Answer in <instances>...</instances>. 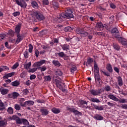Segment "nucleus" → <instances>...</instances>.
Segmentation results:
<instances>
[{
    "label": "nucleus",
    "mask_w": 127,
    "mask_h": 127,
    "mask_svg": "<svg viewBox=\"0 0 127 127\" xmlns=\"http://www.w3.org/2000/svg\"><path fill=\"white\" fill-rule=\"evenodd\" d=\"M70 19V18H74V15H73V11H72V9L70 8H67L65 9L64 12L62 13L59 17V19Z\"/></svg>",
    "instance_id": "obj_1"
},
{
    "label": "nucleus",
    "mask_w": 127,
    "mask_h": 127,
    "mask_svg": "<svg viewBox=\"0 0 127 127\" xmlns=\"http://www.w3.org/2000/svg\"><path fill=\"white\" fill-rule=\"evenodd\" d=\"M33 15L34 16H35L36 18L40 21L45 19V17L44 16L43 13L41 11H35L33 12Z\"/></svg>",
    "instance_id": "obj_2"
},
{
    "label": "nucleus",
    "mask_w": 127,
    "mask_h": 127,
    "mask_svg": "<svg viewBox=\"0 0 127 127\" xmlns=\"http://www.w3.org/2000/svg\"><path fill=\"white\" fill-rule=\"evenodd\" d=\"M66 110L70 112L71 113H73L75 116L79 117V116H82V113L79 112L78 110H76L75 108L73 107L67 106L66 107Z\"/></svg>",
    "instance_id": "obj_3"
},
{
    "label": "nucleus",
    "mask_w": 127,
    "mask_h": 127,
    "mask_svg": "<svg viewBox=\"0 0 127 127\" xmlns=\"http://www.w3.org/2000/svg\"><path fill=\"white\" fill-rule=\"evenodd\" d=\"M15 1L16 4L19 5L21 7L25 8L27 6V4L25 2V0H15Z\"/></svg>",
    "instance_id": "obj_4"
},
{
    "label": "nucleus",
    "mask_w": 127,
    "mask_h": 127,
    "mask_svg": "<svg viewBox=\"0 0 127 127\" xmlns=\"http://www.w3.org/2000/svg\"><path fill=\"white\" fill-rule=\"evenodd\" d=\"M89 92L92 96H99L102 93V89H99L98 90L90 89Z\"/></svg>",
    "instance_id": "obj_5"
},
{
    "label": "nucleus",
    "mask_w": 127,
    "mask_h": 127,
    "mask_svg": "<svg viewBox=\"0 0 127 127\" xmlns=\"http://www.w3.org/2000/svg\"><path fill=\"white\" fill-rule=\"evenodd\" d=\"M46 63V61H45V60H42L39 62L34 63L32 66L33 67H40V66H42L43 64H45Z\"/></svg>",
    "instance_id": "obj_6"
},
{
    "label": "nucleus",
    "mask_w": 127,
    "mask_h": 127,
    "mask_svg": "<svg viewBox=\"0 0 127 127\" xmlns=\"http://www.w3.org/2000/svg\"><path fill=\"white\" fill-rule=\"evenodd\" d=\"M15 74H16V72L14 71H13L12 72L5 74V75H4L2 77V78L4 80H6V79H8V78H10V77H12V76H14L15 75Z\"/></svg>",
    "instance_id": "obj_7"
},
{
    "label": "nucleus",
    "mask_w": 127,
    "mask_h": 127,
    "mask_svg": "<svg viewBox=\"0 0 127 127\" xmlns=\"http://www.w3.org/2000/svg\"><path fill=\"white\" fill-rule=\"evenodd\" d=\"M92 106L93 109H95L97 111H104V106L103 105H100L99 106L96 105L95 104H92Z\"/></svg>",
    "instance_id": "obj_8"
},
{
    "label": "nucleus",
    "mask_w": 127,
    "mask_h": 127,
    "mask_svg": "<svg viewBox=\"0 0 127 127\" xmlns=\"http://www.w3.org/2000/svg\"><path fill=\"white\" fill-rule=\"evenodd\" d=\"M40 113H41L42 116H47L49 114V111L48 109H46L44 108H43L40 110Z\"/></svg>",
    "instance_id": "obj_9"
},
{
    "label": "nucleus",
    "mask_w": 127,
    "mask_h": 127,
    "mask_svg": "<svg viewBox=\"0 0 127 127\" xmlns=\"http://www.w3.org/2000/svg\"><path fill=\"white\" fill-rule=\"evenodd\" d=\"M97 27L99 28L98 31H102V30H104V28H105V26L102 22H98L96 24Z\"/></svg>",
    "instance_id": "obj_10"
},
{
    "label": "nucleus",
    "mask_w": 127,
    "mask_h": 127,
    "mask_svg": "<svg viewBox=\"0 0 127 127\" xmlns=\"http://www.w3.org/2000/svg\"><path fill=\"white\" fill-rule=\"evenodd\" d=\"M55 82L57 88H59V89H62V86H63L62 85V84L64 83H62L61 81H60V80L57 79H55Z\"/></svg>",
    "instance_id": "obj_11"
},
{
    "label": "nucleus",
    "mask_w": 127,
    "mask_h": 127,
    "mask_svg": "<svg viewBox=\"0 0 127 127\" xmlns=\"http://www.w3.org/2000/svg\"><path fill=\"white\" fill-rule=\"evenodd\" d=\"M93 118L94 119V120H96L97 121H103V120H104V117L103 116L98 114H95Z\"/></svg>",
    "instance_id": "obj_12"
},
{
    "label": "nucleus",
    "mask_w": 127,
    "mask_h": 127,
    "mask_svg": "<svg viewBox=\"0 0 127 127\" xmlns=\"http://www.w3.org/2000/svg\"><path fill=\"white\" fill-rule=\"evenodd\" d=\"M100 73V68L98 66L97 63H95L94 65V74H99Z\"/></svg>",
    "instance_id": "obj_13"
},
{
    "label": "nucleus",
    "mask_w": 127,
    "mask_h": 127,
    "mask_svg": "<svg viewBox=\"0 0 127 127\" xmlns=\"http://www.w3.org/2000/svg\"><path fill=\"white\" fill-rule=\"evenodd\" d=\"M17 39L16 40V44H18L19 42L23 40V37L20 35V34H17Z\"/></svg>",
    "instance_id": "obj_14"
},
{
    "label": "nucleus",
    "mask_w": 127,
    "mask_h": 127,
    "mask_svg": "<svg viewBox=\"0 0 127 127\" xmlns=\"http://www.w3.org/2000/svg\"><path fill=\"white\" fill-rule=\"evenodd\" d=\"M61 47H62L64 51H68V50H70V46L67 44L61 45Z\"/></svg>",
    "instance_id": "obj_15"
},
{
    "label": "nucleus",
    "mask_w": 127,
    "mask_h": 127,
    "mask_svg": "<svg viewBox=\"0 0 127 127\" xmlns=\"http://www.w3.org/2000/svg\"><path fill=\"white\" fill-rule=\"evenodd\" d=\"M21 28V24L20 23H18L15 28V32L17 33V34H20V29Z\"/></svg>",
    "instance_id": "obj_16"
},
{
    "label": "nucleus",
    "mask_w": 127,
    "mask_h": 127,
    "mask_svg": "<svg viewBox=\"0 0 127 127\" xmlns=\"http://www.w3.org/2000/svg\"><path fill=\"white\" fill-rule=\"evenodd\" d=\"M108 98L115 102H119V98H117L114 94H109L108 95Z\"/></svg>",
    "instance_id": "obj_17"
},
{
    "label": "nucleus",
    "mask_w": 127,
    "mask_h": 127,
    "mask_svg": "<svg viewBox=\"0 0 127 127\" xmlns=\"http://www.w3.org/2000/svg\"><path fill=\"white\" fill-rule=\"evenodd\" d=\"M117 82L118 83L119 86L122 87L124 85V82L123 81V78L121 77V76H119L117 77Z\"/></svg>",
    "instance_id": "obj_18"
},
{
    "label": "nucleus",
    "mask_w": 127,
    "mask_h": 127,
    "mask_svg": "<svg viewBox=\"0 0 127 127\" xmlns=\"http://www.w3.org/2000/svg\"><path fill=\"white\" fill-rule=\"evenodd\" d=\"M34 105V101L32 100H28L25 102L24 107H26V106H33Z\"/></svg>",
    "instance_id": "obj_19"
},
{
    "label": "nucleus",
    "mask_w": 127,
    "mask_h": 127,
    "mask_svg": "<svg viewBox=\"0 0 127 127\" xmlns=\"http://www.w3.org/2000/svg\"><path fill=\"white\" fill-rule=\"evenodd\" d=\"M94 75V78H95V81L96 83H97L98 81H102V79H101V76H100V74L95 73Z\"/></svg>",
    "instance_id": "obj_20"
},
{
    "label": "nucleus",
    "mask_w": 127,
    "mask_h": 127,
    "mask_svg": "<svg viewBox=\"0 0 127 127\" xmlns=\"http://www.w3.org/2000/svg\"><path fill=\"white\" fill-rule=\"evenodd\" d=\"M10 85L13 87H18V86L20 85V82H19V81L18 80H15L11 82Z\"/></svg>",
    "instance_id": "obj_21"
},
{
    "label": "nucleus",
    "mask_w": 127,
    "mask_h": 127,
    "mask_svg": "<svg viewBox=\"0 0 127 127\" xmlns=\"http://www.w3.org/2000/svg\"><path fill=\"white\" fill-rule=\"evenodd\" d=\"M106 69L109 73H113V67H112V64H108L107 65Z\"/></svg>",
    "instance_id": "obj_22"
},
{
    "label": "nucleus",
    "mask_w": 127,
    "mask_h": 127,
    "mask_svg": "<svg viewBox=\"0 0 127 127\" xmlns=\"http://www.w3.org/2000/svg\"><path fill=\"white\" fill-rule=\"evenodd\" d=\"M52 63L53 65L56 67H60V66H61V64L58 60H53Z\"/></svg>",
    "instance_id": "obj_23"
},
{
    "label": "nucleus",
    "mask_w": 127,
    "mask_h": 127,
    "mask_svg": "<svg viewBox=\"0 0 127 127\" xmlns=\"http://www.w3.org/2000/svg\"><path fill=\"white\" fill-rule=\"evenodd\" d=\"M65 53H64V52H60L59 53H56L55 55L56 56H58L59 57H60V58H63L64 56H65Z\"/></svg>",
    "instance_id": "obj_24"
},
{
    "label": "nucleus",
    "mask_w": 127,
    "mask_h": 127,
    "mask_svg": "<svg viewBox=\"0 0 127 127\" xmlns=\"http://www.w3.org/2000/svg\"><path fill=\"white\" fill-rule=\"evenodd\" d=\"M52 113H54V114H59L60 113H61V111L60 110V109H58V108H56L55 107H54L52 108V109L51 110Z\"/></svg>",
    "instance_id": "obj_25"
},
{
    "label": "nucleus",
    "mask_w": 127,
    "mask_h": 127,
    "mask_svg": "<svg viewBox=\"0 0 127 127\" xmlns=\"http://www.w3.org/2000/svg\"><path fill=\"white\" fill-rule=\"evenodd\" d=\"M73 27L68 26L64 28V31H65V32H71L73 31Z\"/></svg>",
    "instance_id": "obj_26"
},
{
    "label": "nucleus",
    "mask_w": 127,
    "mask_h": 127,
    "mask_svg": "<svg viewBox=\"0 0 127 127\" xmlns=\"http://www.w3.org/2000/svg\"><path fill=\"white\" fill-rule=\"evenodd\" d=\"M111 33L114 34L115 33V34H117L116 35H119L118 34H120V32H119V30L116 27L112 28L111 30Z\"/></svg>",
    "instance_id": "obj_27"
},
{
    "label": "nucleus",
    "mask_w": 127,
    "mask_h": 127,
    "mask_svg": "<svg viewBox=\"0 0 127 127\" xmlns=\"http://www.w3.org/2000/svg\"><path fill=\"white\" fill-rule=\"evenodd\" d=\"M52 3H53V7H54V8H55L56 9L57 8H59V3L57 1H53Z\"/></svg>",
    "instance_id": "obj_28"
},
{
    "label": "nucleus",
    "mask_w": 127,
    "mask_h": 127,
    "mask_svg": "<svg viewBox=\"0 0 127 127\" xmlns=\"http://www.w3.org/2000/svg\"><path fill=\"white\" fill-rule=\"evenodd\" d=\"M31 3L32 7L36 9L38 8V4L36 1H32Z\"/></svg>",
    "instance_id": "obj_29"
},
{
    "label": "nucleus",
    "mask_w": 127,
    "mask_h": 127,
    "mask_svg": "<svg viewBox=\"0 0 127 127\" xmlns=\"http://www.w3.org/2000/svg\"><path fill=\"white\" fill-rule=\"evenodd\" d=\"M113 48L114 49H115V50L119 51L121 49V46H120L118 44L113 43Z\"/></svg>",
    "instance_id": "obj_30"
},
{
    "label": "nucleus",
    "mask_w": 127,
    "mask_h": 127,
    "mask_svg": "<svg viewBox=\"0 0 127 127\" xmlns=\"http://www.w3.org/2000/svg\"><path fill=\"white\" fill-rule=\"evenodd\" d=\"M25 101L24 98H20L19 100V103L21 107H24L25 106V102L23 103V102Z\"/></svg>",
    "instance_id": "obj_31"
},
{
    "label": "nucleus",
    "mask_w": 127,
    "mask_h": 127,
    "mask_svg": "<svg viewBox=\"0 0 127 127\" xmlns=\"http://www.w3.org/2000/svg\"><path fill=\"white\" fill-rule=\"evenodd\" d=\"M12 94L13 100H15V99H17V97L19 96V93L16 92H14L12 93Z\"/></svg>",
    "instance_id": "obj_32"
},
{
    "label": "nucleus",
    "mask_w": 127,
    "mask_h": 127,
    "mask_svg": "<svg viewBox=\"0 0 127 127\" xmlns=\"http://www.w3.org/2000/svg\"><path fill=\"white\" fill-rule=\"evenodd\" d=\"M90 102H92V103H101V101L99 100L98 98H92L90 99Z\"/></svg>",
    "instance_id": "obj_33"
},
{
    "label": "nucleus",
    "mask_w": 127,
    "mask_h": 127,
    "mask_svg": "<svg viewBox=\"0 0 127 127\" xmlns=\"http://www.w3.org/2000/svg\"><path fill=\"white\" fill-rule=\"evenodd\" d=\"M45 81H48V82L51 81L52 77L50 75H46L44 77Z\"/></svg>",
    "instance_id": "obj_34"
},
{
    "label": "nucleus",
    "mask_w": 127,
    "mask_h": 127,
    "mask_svg": "<svg viewBox=\"0 0 127 127\" xmlns=\"http://www.w3.org/2000/svg\"><path fill=\"white\" fill-rule=\"evenodd\" d=\"M116 38H117L118 42L119 43H122L123 41V40L125 39V38L122 37H119V35H116L115 36Z\"/></svg>",
    "instance_id": "obj_35"
},
{
    "label": "nucleus",
    "mask_w": 127,
    "mask_h": 127,
    "mask_svg": "<svg viewBox=\"0 0 127 127\" xmlns=\"http://www.w3.org/2000/svg\"><path fill=\"white\" fill-rule=\"evenodd\" d=\"M92 62H93V58H89V59H87V61L86 63V66H88V65H90L92 64Z\"/></svg>",
    "instance_id": "obj_36"
},
{
    "label": "nucleus",
    "mask_w": 127,
    "mask_h": 127,
    "mask_svg": "<svg viewBox=\"0 0 127 127\" xmlns=\"http://www.w3.org/2000/svg\"><path fill=\"white\" fill-rule=\"evenodd\" d=\"M22 123L24 125V126H28L29 125V122L26 119H22Z\"/></svg>",
    "instance_id": "obj_37"
},
{
    "label": "nucleus",
    "mask_w": 127,
    "mask_h": 127,
    "mask_svg": "<svg viewBox=\"0 0 127 127\" xmlns=\"http://www.w3.org/2000/svg\"><path fill=\"white\" fill-rule=\"evenodd\" d=\"M8 93V89L3 88L1 91V95H6Z\"/></svg>",
    "instance_id": "obj_38"
},
{
    "label": "nucleus",
    "mask_w": 127,
    "mask_h": 127,
    "mask_svg": "<svg viewBox=\"0 0 127 127\" xmlns=\"http://www.w3.org/2000/svg\"><path fill=\"white\" fill-rule=\"evenodd\" d=\"M83 31H84V30H83L81 28H77L76 30V33H77V34H79V35L81 36V35L83 33Z\"/></svg>",
    "instance_id": "obj_39"
},
{
    "label": "nucleus",
    "mask_w": 127,
    "mask_h": 127,
    "mask_svg": "<svg viewBox=\"0 0 127 127\" xmlns=\"http://www.w3.org/2000/svg\"><path fill=\"white\" fill-rule=\"evenodd\" d=\"M76 70H77V66H76V65H72L70 68V72L71 74H73Z\"/></svg>",
    "instance_id": "obj_40"
},
{
    "label": "nucleus",
    "mask_w": 127,
    "mask_h": 127,
    "mask_svg": "<svg viewBox=\"0 0 127 127\" xmlns=\"http://www.w3.org/2000/svg\"><path fill=\"white\" fill-rule=\"evenodd\" d=\"M8 35L11 36V37H13L14 36V31H12V30H9L7 33Z\"/></svg>",
    "instance_id": "obj_41"
},
{
    "label": "nucleus",
    "mask_w": 127,
    "mask_h": 127,
    "mask_svg": "<svg viewBox=\"0 0 127 127\" xmlns=\"http://www.w3.org/2000/svg\"><path fill=\"white\" fill-rule=\"evenodd\" d=\"M7 123L4 120L0 121V127H6Z\"/></svg>",
    "instance_id": "obj_42"
},
{
    "label": "nucleus",
    "mask_w": 127,
    "mask_h": 127,
    "mask_svg": "<svg viewBox=\"0 0 127 127\" xmlns=\"http://www.w3.org/2000/svg\"><path fill=\"white\" fill-rule=\"evenodd\" d=\"M31 66V62H29L28 64H26L24 65L25 69L26 70H28V69H30V67Z\"/></svg>",
    "instance_id": "obj_43"
},
{
    "label": "nucleus",
    "mask_w": 127,
    "mask_h": 127,
    "mask_svg": "<svg viewBox=\"0 0 127 127\" xmlns=\"http://www.w3.org/2000/svg\"><path fill=\"white\" fill-rule=\"evenodd\" d=\"M118 102L120 103V104H125L126 103H127V99H121L119 100L118 99Z\"/></svg>",
    "instance_id": "obj_44"
},
{
    "label": "nucleus",
    "mask_w": 127,
    "mask_h": 127,
    "mask_svg": "<svg viewBox=\"0 0 127 127\" xmlns=\"http://www.w3.org/2000/svg\"><path fill=\"white\" fill-rule=\"evenodd\" d=\"M79 103L80 105H86V106H88V102L85 100H79Z\"/></svg>",
    "instance_id": "obj_45"
},
{
    "label": "nucleus",
    "mask_w": 127,
    "mask_h": 127,
    "mask_svg": "<svg viewBox=\"0 0 127 127\" xmlns=\"http://www.w3.org/2000/svg\"><path fill=\"white\" fill-rule=\"evenodd\" d=\"M7 112L8 114H10V115H12V114H13V109H12V107H9L7 110Z\"/></svg>",
    "instance_id": "obj_46"
},
{
    "label": "nucleus",
    "mask_w": 127,
    "mask_h": 127,
    "mask_svg": "<svg viewBox=\"0 0 127 127\" xmlns=\"http://www.w3.org/2000/svg\"><path fill=\"white\" fill-rule=\"evenodd\" d=\"M88 35H89V33L83 30L82 33H81V34L80 35V36H82L83 37H86V36H88Z\"/></svg>",
    "instance_id": "obj_47"
},
{
    "label": "nucleus",
    "mask_w": 127,
    "mask_h": 127,
    "mask_svg": "<svg viewBox=\"0 0 127 127\" xmlns=\"http://www.w3.org/2000/svg\"><path fill=\"white\" fill-rule=\"evenodd\" d=\"M16 124H17V125H22V119H20V118L18 117V118L16 121Z\"/></svg>",
    "instance_id": "obj_48"
},
{
    "label": "nucleus",
    "mask_w": 127,
    "mask_h": 127,
    "mask_svg": "<svg viewBox=\"0 0 127 127\" xmlns=\"http://www.w3.org/2000/svg\"><path fill=\"white\" fill-rule=\"evenodd\" d=\"M14 109H15L16 111H20V109H21V107H20L19 105L15 104L14 105Z\"/></svg>",
    "instance_id": "obj_49"
},
{
    "label": "nucleus",
    "mask_w": 127,
    "mask_h": 127,
    "mask_svg": "<svg viewBox=\"0 0 127 127\" xmlns=\"http://www.w3.org/2000/svg\"><path fill=\"white\" fill-rule=\"evenodd\" d=\"M29 53H32V50H33V46L31 44H29Z\"/></svg>",
    "instance_id": "obj_50"
},
{
    "label": "nucleus",
    "mask_w": 127,
    "mask_h": 127,
    "mask_svg": "<svg viewBox=\"0 0 127 127\" xmlns=\"http://www.w3.org/2000/svg\"><path fill=\"white\" fill-rule=\"evenodd\" d=\"M37 69H38L37 67H34L33 68L30 69L29 70V72L30 73H34V72H36V71H37Z\"/></svg>",
    "instance_id": "obj_51"
},
{
    "label": "nucleus",
    "mask_w": 127,
    "mask_h": 127,
    "mask_svg": "<svg viewBox=\"0 0 127 127\" xmlns=\"http://www.w3.org/2000/svg\"><path fill=\"white\" fill-rule=\"evenodd\" d=\"M19 66V64L18 62H16L11 67V69H16Z\"/></svg>",
    "instance_id": "obj_52"
},
{
    "label": "nucleus",
    "mask_w": 127,
    "mask_h": 127,
    "mask_svg": "<svg viewBox=\"0 0 127 127\" xmlns=\"http://www.w3.org/2000/svg\"><path fill=\"white\" fill-rule=\"evenodd\" d=\"M39 69H40L41 72H44V71H46L47 68L46 67V66H45V65H44L43 66L39 67Z\"/></svg>",
    "instance_id": "obj_53"
},
{
    "label": "nucleus",
    "mask_w": 127,
    "mask_h": 127,
    "mask_svg": "<svg viewBox=\"0 0 127 127\" xmlns=\"http://www.w3.org/2000/svg\"><path fill=\"white\" fill-rule=\"evenodd\" d=\"M12 15L14 16L15 17H16V16H18L19 15H20V12L19 11H16L12 13Z\"/></svg>",
    "instance_id": "obj_54"
},
{
    "label": "nucleus",
    "mask_w": 127,
    "mask_h": 127,
    "mask_svg": "<svg viewBox=\"0 0 127 127\" xmlns=\"http://www.w3.org/2000/svg\"><path fill=\"white\" fill-rule=\"evenodd\" d=\"M104 90L106 92H110V91H111V86H110L109 85H106L105 87Z\"/></svg>",
    "instance_id": "obj_55"
},
{
    "label": "nucleus",
    "mask_w": 127,
    "mask_h": 127,
    "mask_svg": "<svg viewBox=\"0 0 127 127\" xmlns=\"http://www.w3.org/2000/svg\"><path fill=\"white\" fill-rule=\"evenodd\" d=\"M2 68L3 69V71H8L9 70V67L8 66H5V65H2L1 66Z\"/></svg>",
    "instance_id": "obj_56"
},
{
    "label": "nucleus",
    "mask_w": 127,
    "mask_h": 127,
    "mask_svg": "<svg viewBox=\"0 0 127 127\" xmlns=\"http://www.w3.org/2000/svg\"><path fill=\"white\" fill-rule=\"evenodd\" d=\"M121 44L122 45H124V46H127V40L126 39H124L122 41V43H121Z\"/></svg>",
    "instance_id": "obj_57"
},
{
    "label": "nucleus",
    "mask_w": 127,
    "mask_h": 127,
    "mask_svg": "<svg viewBox=\"0 0 127 127\" xmlns=\"http://www.w3.org/2000/svg\"><path fill=\"white\" fill-rule=\"evenodd\" d=\"M101 73H103L105 76H106L107 77H110V73L107 71H104L103 70L101 71Z\"/></svg>",
    "instance_id": "obj_58"
},
{
    "label": "nucleus",
    "mask_w": 127,
    "mask_h": 127,
    "mask_svg": "<svg viewBox=\"0 0 127 127\" xmlns=\"http://www.w3.org/2000/svg\"><path fill=\"white\" fill-rule=\"evenodd\" d=\"M23 55L25 58L26 59L28 58L29 57L28 52L27 51H25L23 53Z\"/></svg>",
    "instance_id": "obj_59"
},
{
    "label": "nucleus",
    "mask_w": 127,
    "mask_h": 127,
    "mask_svg": "<svg viewBox=\"0 0 127 127\" xmlns=\"http://www.w3.org/2000/svg\"><path fill=\"white\" fill-rule=\"evenodd\" d=\"M44 5H48L49 4V0H43Z\"/></svg>",
    "instance_id": "obj_60"
},
{
    "label": "nucleus",
    "mask_w": 127,
    "mask_h": 127,
    "mask_svg": "<svg viewBox=\"0 0 127 127\" xmlns=\"http://www.w3.org/2000/svg\"><path fill=\"white\" fill-rule=\"evenodd\" d=\"M63 74V73H62V71H61V70H57L56 72V75H58V76H62V75Z\"/></svg>",
    "instance_id": "obj_61"
},
{
    "label": "nucleus",
    "mask_w": 127,
    "mask_h": 127,
    "mask_svg": "<svg viewBox=\"0 0 127 127\" xmlns=\"http://www.w3.org/2000/svg\"><path fill=\"white\" fill-rule=\"evenodd\" d=\"M22 93L24 95H25V96H26V95H27V94H28V93H29V91L28 90V89H24L22 91Z\"/></svg>",
    "instance_id": "obj_62"
},
{
    "label": "nucleus",
    "mask_w": 127,
    "mask_h": 127,
    "mask_svg": "<svg viewBox=\"0 0 127 127\" xmlns=\"http://www.w3.org/2000/svg\"><path fill=\"white\" fill-rule=\"evenodd\" d=\"M35 55L37 58L39 56V51H38V50L36 49L35 50Z\"/></svg>",
    "instance_id": "obj_63"
},
{
    "label": "nucleus",
    "mask_w": 127,
    "mask_h": 127,
    "mask_svg": "<svg viewBox=\"0 0 127 127\" xmlns=\"http://www.w3.org/2000/svg\"><path fill=\"white\" fill-rule=\"evenodd\" d=\"M121 108L124 110H127V104H122Z\"/></svg>",
    "instance_id": "obj_64"
}]
</instances>
